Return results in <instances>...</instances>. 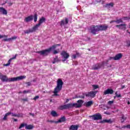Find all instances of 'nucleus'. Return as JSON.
Masks as SVG:
<instances>
[{
    "label": "nucleus",
    "instance_id": "nucleus-20",
    "mask_svg": "<svg viewBox=\"0 0 130 130\" xmlns=\"http://www.w3.org/2000/svg\"><path fill=\"white\" fill-rule=\"evenodd\" d=\"M116 27H119V29H121L122 30H125V24H121L120 25H116Z\"/></svg>",
    "mask_w": 130,
    "mask_h": 130
},
{
    "label": "nucleus",
    "instance_id": "nucleus-50",
    "mask_svg": "<svg viewBox=\"0 0 130 130\" xmlns=\"http://www.w3.org/2000/svg\"><path fill=\"white\" fill-rule=\"evenodd\" d=\"M115 22V21L112 20L110 22V24H112V23Z\"/></svg>",
    "mask_w": 130,
    "mask_h": 130
},
{
    "label": "nucleus",
    "instance_id": "nucleus-47",
    "mask_svg": "<svg viewBox=\"0 0 130 130\" xmlns=\"http://www.w3.org/2000/svg\"><path fill=\"white\" fill-rule=\"evenodd\" d=\"M127 46H130V41H127Z\"/></svg>",
    "mask_w": 130,
    "mask_h": 130
},
{
    "label": "nucleus",
    "instance_id": "nucleus-39",
    "mask_svg": "<svg viewBox=\"0 0 130 130\" xmlns=\"http://www.w3.org/2000/svg\"><path fill=\"white\" fill-rule=\"evenodd\" d=\"M75 55L76 56V57H79L81 56V54L79 52H76V54Z\"/></svg>",
    "mask_w": 130,
    "mask_h": 130
},
{
    "label": "nucleus",
    "instance_id": "nucleus-23",
    "mask_svg": "<svg viewBox=\"0 0 130 130\" xmlns=\"http://www.w3.org/2000/svg\"><path fill=\"white\" fill-rule=\"evenodd\" d=\"M34 128V126L33 125H27L25 123V129H33Z\"/></svg>",
    "mask_w": 130,
    "mask_h": 130
},
{
    "label": "nucleus",
    "instance_id": "nucleus-24",
    "mask_svg": "<svg viewBox=\"0 0 130 130\" xmlns=\"http://www.w3.org/2000/svg\"><path fill=\"white\" fill-rule=\"evenodd\" d=\"M92 104H93V101H90L85 103V106L86 107H89V106H91V105H92Z\"/></svg>",
    "mask_w": 130,
    "mask_h": 130
},
{
    "label": "nucleus",
    "instance_id": "nucleus-22",
    "mask_svg": "<svg viewBox=\"0 0 130 130\" xmlns=\"http://www.w3.org/2000/svg\"><path fill=\"white\" fill-rule=\"evenodd\" d=\"M66 106V109H68L69 108H72V107H75V104H68L67 105H65Z\"/></svg>",
    "mask_w": 130,
    "mask_h": 130
},
{
    "label": "nucleus",
    "instance_id": "nucleus-54",
    "mask_svg": "<svg viewBox=\"0 0 130 130\" xmlns=\"http://www.w3.org/2000/svg\"><path fill=\"white\" fill-rule=\"evenodd\" d=\"M30 115H32V116H34V114L29 113Z\"/></svg>",
    "mask_w": 130,
    "mask_h": 130
},
{
    "label": "nucleus",
    "instance_id": "nucleus-37",
    "mask_svg": "<svg viewBox=\"0 0 130 130\" xmlns=\"http://www.w3.org/2000/svg\"><path fill=\"white\" fill-rule=\"evenodd\" d=\"M116 97H117L118 98H119L121 97V95L120 94H117V92L115 93Z\"/></svg>",
    "mask_w": 130,
    "mask_h": 130
},
{
    "label": "nucleus",
    "instance_id": "nucleus-28",
    "mask_svg": "<svg viewBox=\"0 0 130 130\" xmlns=\"http://www.w3.org/2000/svg\"><path fill=\"white\" fill-rule=\"evenodd\" d=\"M113 5H114L113 3H109V4H107L106 5V8H112L113 7Z\"/></svg>",
    "mask_w": 130,
    "mask_h": 130
},
{
    "label": "nucleus",
    "instance_id": "nucleus-36",
    "mask_svg": "<svg viewBox=\"0 0 130 130\" xmlns=\"http://www.w3.org/2000/svg\"><path fill=\"white\" fill-rule=\"evenodd\" d=\"M113 103H114V101H110L108 102V104L109 105H111L112 104H113Z\"/></svg>",
    "mask_w": 130,
    "mask_h": 130
},
{
    "label": "nucleus",
    "instance_id": "nucleus-27",
    "mask_svg": "<svg viewBox=\"0 0 130 130\" xmlns=\"http://www.w3.org/2000/svg\"><path fill=\"white\" fill-rule=\"evenodd\" d=\"M51 114L53 117H55L58 116L57 113L55 111H52L51 112Z\"/></svg>",
    "mask_w": 130,
    "mask_h": 130
},
{
    "label": "nucleus",
    "instance_id": "nucleus-34",
    "mask_svg": "<svg viewBox=\"0 0 130 130\" xmlns=\"http://www.w3.org/2000/svg\"><path fill=\"white\" fill-rule=\"evenodd\" d=\"M115 23H117V24H119V23H122V20L121 19H118L115 21Z\"/></svg>",
    "mask_w": 130,
    "mask_h": 130
},
{
    "label": "nucleus",
    "instance_id": "nucleus-40",
    "mask_svg": "<svg viewBox=\"0 0 130 130\" xmlns=\"http://www.w3.org/2000/svg\"><path fill=\"white\" fill-rule=\"evenodd\" d=\"M111 59L114 60V57L110 56V57H109V58L108 59V60H111Z\"/></svg>",
    "mask_w": 130,
    "mask_h": 130
},
{
    "label": "nucleus",
    "instance_id": "nucleus-60",
    "mask_svg": "<svg viewBox=\"0 0 130 130\" xmlns=\"http://www.w3.org/2000/svg\"><path fill=\"white\" fill-rule=\"evenodd\" d=\"M122 88H124V86H123Z\"/></svg>",
    "mask_w": 130,
    "mask_h": 130
},
{
    "label": "nucleus",
    "instance_id": "nucleus-61",
    "mask_svg": "<svg viewBox=\"0 0 130 130\" xmlns=\"http://www.w3.org/2000/svg\"><path fill=\"white\" fill-rule=\"evenodd\" d=\"M116 96H114V99H115V98H116Z\"/></svg>",
    "mask_w": 130,
    "mask_h": 130
},
{
    "label": "nucleus",
    "instance_id": "nucleus-19",
    "mask_svg": "<svg viewBox=\"0 0 130 130\" xmlns=\"http://www.w3.org/2000/svg\"><path fill=\"white\" fill-rule=\"evenodd\" d=\"M79 128V126L78 125H72L70 126L69 128L70 130H78Z\"/></svg>",
    "mask_w": 130,
    "mask_h": 130
},
{
    "label": "nucleus",
    "instance_id": "nucleus-5",
    "mask_svg": "<svg viewBox=\"0 0 130 130\" xmlns=\"http://www.w3.org/2000/svg\"><path fill=\"white\" fill-rule=\"evenodd\" d=\"M57 46H60V44H56L55 45L52 46V47H50L49 49L39 51L38 53L41 54V55L46 56V55H48V53L50 52L51 50H52V49H55Z\"/></svg>",
    "mask_w": 130,
    "mask_h": 130
},
{
    "label": "nucleus",
    "instance_id": "nucleus-45",
    "mask_svg": "<svg viewBox=\"0 0 130 130\" xmlns=\"http://www.w3.org/2000/svg\"><path fill=\"white\" fill-rule=\"evenodd\" d=\"M26 85H27V86H31V82H26Z\"/></svg>",
    "mask_w": 130,
    "mask_h": 130
},
{
    "label": "nucleus",
    "instance_id": "nucleus-32",
    "mask_svg": "<svg viewBox=\"0 0 130 130\" xmlns=\"http://www.w3.org/2000/svg\"><path fill=\"white\" fill-rule=\"evenodd\" d=\"M24 126H26V123H22L19 127V129H21V128L24 127Z\"/></svg>",
    "mask_w": 130,
    "mask_h": 130
},
{
    "label": "nucleus",
    "instance_id": "nucleus-59",
    "mask_svg": "<svg viewBox=\"0 0 130 130\" xmlns=\"http://www.w3.org/2000/svg\"><path fill=\"white\" fill-rule=\"evenodd\" d=\"M23 101H27V99H23Z\"/></svg>",
    "mask_w": 130,
    "mask_h": 130
},
{
    "label": "nucleus",
    "instance_id": "nucleus-7",
    "mask_svg": "<svg viewBox=\"0 0 130 130\" xmlns=\"http://www.w3.org/2000/svg\"><path fill=\"white\" fill-rule=\"evenodd\" d=\"M105 64V62H104V61H103L101 63L95 64L93 66L92 70H99V69H101V68H103V69H104Z\"/></svg>",
    "mask_w": 130,
    "mask_h": 130
},
{
    "label": "nucleus",
    "instance_id": "nucleus-55",
    "mask_svg": "<svg viewBox=\"0 0 130 130\" xmlns=\"http://www.w3.org/2000/svg\"><path fill=\"white\" fill-rule=\"evenodd\" d=\"M108 61H109V60H108V59H107V60H106V63H108Z\"/></svg>",
    "mask_w": 130,
    "mask_h": 130
},
{
    "label": "nucleus",
    "instance_id": "nucleus-11",
    "mask_svg": "<svg viewBox=\"0 0 130 130\" xmlns=\"http://www.w3.org/2000/svg\"><path fill=\"white\" fill-rule=\"evenodd\" d=\"M16 57H17V54H16L13 57L10 58L8 60V62L7 64H4V67H9V66H10V64H11V62L12 60H13V59H15V58H16Z\"/></svg>",
    "mask_w": 130,
    "mask_h": 130
},
{
    "label": "nucleus",
    "instance_id": "nucleus-56",
    "mask_svg": "<svg viewBox=\"0 0 130 130\" xmlns=\"http://www.w3.org/2000/svg\"><path fill=\"white\" fill-rule=\"evenodd\" d=\"M14 121H18V119H14Z\"/></svg>",
    "mask_w": 130,
    "mask_h": 130
},
{
    "label": "nucleus",
    "instance_id": "nucleus-1",
    "mask_svg": "<svg viewBox=\"0 0 130 130\" xmlns=\"http://www.w3.org/2000/svg\"><path fill=\"white\" fill-rule=\"evenodd\" d=\"M26 76H20L14 78H8L6 75H4L2 74L0 72V80L2 81V82H6L7 83H11L12 82H16L17 81H20L21 80H23V79H25Z\"/></svg>",
    "mask_w": 130,
    "mask_h": 130
},
{
    "label": "nucleus",
    "instance_id": "nucleus-44",
    "mask_svg": "<svg viewBox=\"0 0 130 130\" xmlns=\"http://www.w3.org/2000/svg\"><path fill=\"white\" fill-rule=\"evenodd\" d=\"M26 93H29V90H24L23 91V94H26Z\"/></svg>",
    "mask_w": 130,
    "mask_h": 130
},
{
    "label": "nucleus",
    "instance_id": "nucleus-10",
    "mask_svg": "<svg viewBox=\"0 0 130 130\" xmlns=\"http://www.w3.org/2000/svg\"><path fill=\"white\" fill-rule=\"evenodd\" d=\"M84 103V101L82 100H79L77 101V104H74L75 105V107H77V108H80V107H82V105Z\"/></svg>",
    "mask_w": 130,
    "mask_h": 130
},
{
    "label": "nucleus",
    "instance_id": "nucleus-12",
    "mask_svg": "<svg viewBox=\"0 0 130 130\" xmlns=\"http://www.w3.org/2000/svg\"><path fill=\"white\" fill-rule=\"evenodd\" d=\"M122 57V54L118 53L114 57V60H119Z\"/></svg>",
    "mask_w": 130,
    "mask_h": 130
},
{
    "label": "nucleus",
    "instance_id": "nucleus-13",
    "mask_svg": "<svg viewBox=\"0 0 130 130\" xmlns=\"http://www.w3.org/2000/svg\"><path fill=\"white\" fill-rule=\"evenodd\" d=\"M66 117L64 116H63L61 117L59 120L55 122V123H59L60 122H64L66 121Z\"/></svg>",
    "mask_w": 130,
    "mask_h": 130
},
{
    "label": "nucleus",
    "instance_id": "nucleus-43",
    "mask_svg": "<svg viewBox=\"0 0 130 130\" xmlns=\"http://www.w3.org/2000/svg\"><path fill=\"white\" fill-rule=\"evenodd\" d=\"M33 99L34 100H37V99H39V96H36Z\"/></svg>",
    "mask_w": 130,
    "mask_h": 130
},
{
    "label": "nucleus",
    "instance_id": "nucleus-35",
    "mask_svg": "<svg viewBox=\"0 0 130 130\" xmlns=\"http://www.w3.org/2000/svg\"><path fill=\"white\" fill-rule=\"evenodd\" d=\"M92 87L93 88V90H96V89H98V88H99V86L97 85H92Z\"/></svg>",
    "mask_w": 130,
    "mask_h": 130
},
{
    "label": "nucleus",
    "instance_id": "nucleus-31",
    "mask_svg": "<svg viewBox=\"0 0 130 130\" xmlns=\"http://www.w3.org/2000/svg\"><path fill=\"white\" fill-rule=\"evenodd\" d=\"M11 114L12 116H14L15 117H20V114H17L14 113H11Z\"/></svg>",
    "mask_w": 130,
    "mask_h": 130
},
{
    "label": "nucleus",
    "instance_id": "nucleus-33",
    "mask_svg": "<svg viewBox=\"0 0 130 130\" xmlns=\"http://www.w3.org/2000/svg\"><path fill=\"white\" fill-rule=\"evenodd\" d=\"M85 93L83 94V95H79V96L77 97V98H81V99H84L85 98Z\"/></svg>",
    "mask_w": 130,
    "mask_h": 130
},
{
    "label": "nucleus",
    "instance_id": "nucleus-52",
    "mask_svg": "<svg viewBox=\"0 0 130 130\" xmlns=\"http://www.w3.org/2000/svg\"><path fill=\"white\" fill-rule=\"evenodd\" d=\"M122 127L123 128H126V125H123Z\"/></svg>",
    "mask_w": 130,
    "mask_h": 130
},
{
    "label": "nucleus",
    "instance_id": "nucleus-26",
    "mask_svg": "<svg viewBox=\"0 0 130 130\" xmlns=\"http://www.w3.org/2000/svg\"><path fill=\"white\" fill-rule=\"evenodd\" d=\"M59 61V60L58 59V57L57 56H56L54 58V60L52 61V63L54 64L55 62H57Z\"/></svg>",
    "mask_w": 130,
    "mask_h": 130
},
{
    "label": "nucleus",
    "instance_id": "nucleus-15",
    "mask_svg": "<svg viewBox=\"0 0 130 130\" xmlns=\"http://www.w3.org/2000/svg\"><path fill=\"white\" fill-rule=\"evenodd\" d=\"M69 23V19L68 18H65V20H62L60 23V26H64Z\"/></svg>",
    "mask_w": 130,
    "mask_h": 130
},
{
    "label": "nucleus",
    "instance_id": "nucleus-46",
    "mask_svg": "<svg viewBox=\"0 0 130 130\" xmlns=\"http://www.w3.org/2000/svg\"><path fill=\"white\" fill-rule=\"evenodd\" d=\"M104 114H107L108 115H110L111 114L110 112H105Z\"/></svg>",
    "mask_w": 130,
    "mask_h": 130
},
{
    "label": "nucleus",
    "instance_id": "nucleus-14",
    "mask_svg": "<svg viewBox=\"0 0 130 130\" xmlns=\"http://www.w3.org/2000/svg\"><path fill=\"white\" fill-rule=\"evenodd\" d=\"M114 91L111 89H108L107 90H106L104 92V94L105 95H107L108 94H112V93L114 92Z\"/></svg>",
    "mask_w": 130,
    "mask_h": 130
},
{
    "label": "nucleus",
    "instance_id": "nucleus-53",
    "mask_svg": "<svg viewBox=\"0 0 130 130\" xmlns=\"http://www.w3.org/2000/svg\"><path fill=\"white\" fill-rule=\"evenodd\" d=\"M70 101V99H68L66 100V102L68 103Z\"/></svg>",
    "mask_w": 130,
    "mask_h": 130
},
{
    "label": "nucleus",
    "instance_id": "nucleus-41",
    "mask_svg": "<svg viewBox=\"0 0 130 130\" xmlns=\"http://www.w3.org/2000/svg\"><path fill=\"white\" fill-rule=\"evenodd\" d=\"M7 115L6 114H5V115L4 116V118H3V120H7Z\"/></svg>",
    "mask_w": 130,
    "mask_h": 130
},
{
    "label": "nucleus",
    "instance_id": "nucleus-16",
    "mask_svg": "<svg viewBox=\"0 0 130 130\" xmlns=\"http://www.w3.org/2000/svg\"><path fill=\"white\" fill-rule=\"evenodd\" d=\"M0 13L3 15H8V11L3 7H0Z\"/></svg>",
    "mask_w": 130,
    "mask_h": 130
},
{
    "label": "nucleus",
    "instance_id": "nucleus-48",
    "mask_svg": "<svg viewBox=\"0 0 130 130\" xmlns=\"http://www.w3.org/2000/svg\"><path fill=\"white\" fill-rule=\"evenodd\" d=\"M54 54H56V53H58V52L56 51V50H54L53 52Z\"/></svg>",
    "mask_w": 130,
    "mask_h": 130
},
{
    "label": "nucleus",
    "instance_id": "nucleus-9",
    "mask_svg": "<svg viewBox=\"0 0 130 130\" xmlns=\"http://www.w3.org/2000/svg\"><path fill=\"white\" fill-rule=\"evenodd\" d=\"M98 92V91H91L88 92L87 93H85V95L86 97H91V98H94V97L96 96V94H97Z\"/></svg>",
    "mask_w": 130,
    "mask_h": 130
},
{
    "label": "nucleus",
    "instance_id": "nucleus-6",
    "mask_svg": "<svg viewBox=\"0 0 130 130\" xmlns=\"http://www.w3.org/2000/svg\"><path fill=\"white\" fill-rule=\"evenodd\" d=\"M61 56L62 59V61H66V60L70 57V54L66 52V51H62L61 52Z\"/></svg>",
    "mask_w": 130,
    "mask_h": 130
},
{
    "label": "nucleus",
    "instance_id": "nucleus-4",
    "mask_svg": "<svg viewBox=\"0 0 130 130\" xmlns=\"http://www.w3.org/2000/svg\"><path fill=\"white\" fill-rule=\"evenodd\" d=\"M63 85V82H62V80L61 79H58L57 81V86L54 88L53 91L54 96H58V94H57V93L61 90Z\"/></svg>",
    "mask_w": 130,
    "mask_h": 130
},
{
    "label": "nucleus",
    "instance_id": "nucleus-8",
    "mask_svg": "<svg viewBox=\"0 0 130 130\" xmlns=\"http://www.w3.org/2000/svg\"><path fill=\"white\" fill-rule=\"evenodd\" d=\"M89 117H91L93 120H100L102 119V116L100 113H97L93 115L89 116Z\"/></svg>",
    "mask_w": 130,
    "mask_h": 130
},
{
    "label": "nucleus",
    "instance_id": "nucleus-21",
    "mask_svg": "<svg viewBox=\"0 0 130 130\" xmlns=\"http://www.w3.org/2000/svg\"><path fill=\"white\" fill-rule=\"evenodd\" d=\"M16 39H17V37L14 36L10 38L4 39L3 40L4 41H12V40H15Z\"/></svg>",
    "mask_w": 130,
    "mask_h": 130
},
{
    "label": "nucleus",
    "instance_id": "nucleus-25",
    "mask_svg": "<svg viewBox=\"0 0 130 130\" xmlns=\"http://www.w3.org/2000/svg\"><path fill=\"white\" fill-rule=\"evenodd\" d=\"M120 120H121V122H124L125 120H126V117H125V116H124V115L122 114L121 115V117H120Z\"/></svg>",
    "mask_w": 130,
    "mask_h": 130
},
{
    "label": "nucleus",
    "instance_id": "nucleus-49",
    "mask_svg": "<svg viewBox=\"0 0 130 130\" xmlns=\"http://www.w3.org/2000/svg\"><path fill=\"white\" fill-rule=\"evenodd\" d=\"M5 114L8 116V115H10V114H12V113L11 112H8V113H7Z\"/></svg>",
    "mask_w": 130,
    "mask_h": 130
},
{
    "label": "nucleus",
    "instance_id": "nucleus-30",
    "mask_svg": "<svg viewBox=\"0 0 130 130\" xmlns=\"http://www.w3.org/2000/svg\"><path fill=\"white\" fill-rule=\"evenodd\" d=\"M37 18H38L37 14H34V22L35 23H36V22H37Z\"/></svg>",
    "mask_w": 130,
    "mask_h": 130
},
{
    "label": "nucleus",
    "instance_id": "nucleus-18",
    "mask_svg": "<svg viewBox=\"0 0 130 130\" xmlns=\"http://www.w3.org/2000/svg\"><path fill=\"white\" fill-rule=\"evenodd\" d=\"M112 122H113V121L111 120V119L109 120L104 119L101 121V123H112Z\"/></svg>",
    "mask_w": 130,
    "mask_h": 130
},
{
    "label": "nucleus",
    "instance_id": "nucleus-58",
    "mask_svg": "<svg viewBox=\"0 0 130 130\" xmlns=\"http://www.w3.org/2000/svg\"><path fill=\"white\" fill-rule=\"evenodd\" d=\"M127 104H128V105H129V104H130L129 101H128Z\"/></svg>",
    "mask_w": 130,
    "mask_h": 130
},
{
    "label": "nucleus",
    "instance_id": "nucleus-17",
    "mask_svg": "<svg viewBox=\"0 0 130 130\" xmlns=\"http://www.w3.org/2000/svg\"><path fill=\"white\" fill-rule=\"evenodd\" d=\"M33 20V15H30L27 17H26L24 19V22L28 23V22H30Z\"/></svg>",
    "mask_w": 130,
    "mask_h": 130
},
{
    "label": "nucleus",
    "instance_id": "nucleus-29",
    "mask_svg": "<svg viewBox=\"0 0 130 130\" xmlns=\"http://www.w3.org/2000/svg\"><path fill=\"white\" fill-rule=\"evenodd\" d=\"M59 109H60V110H63V109H67L66 105H62L59 107Z\"/></svg>",
    "mask_w": 130,
    "mask_h": 130
},
{
    "label": "nucleus",
    "instance_id": "nucleus-3",
    "mask_svg": "<svg viewBox=\"0 0 130 130\" xmlns=\"http://www.w3.org/2000/svg\"><path fill=\"white\" fill-rule=\"evenodd\" d=\"M46 19L44 17H42L41 19L39 20V22L36 24L32 28H29L26 30L24 31L25 34H29V33H33V32H35L36 31H37L38 30V28L41 25V24L42 23H44L45 22Z\"/></svg>",
    "mask_w": 130,
    "mask_h": 130
},
{
    "label": "nucleus",
    "instance_id": "nucleus-2",
    "mask_svg": "<svg viewBox=\"0 0 130 130\" xmlns=\"http://www.w3.org/2000/svg\"><path fill=\"white\" fill-rule=\"evenodd\" d=\"M108 29V25L106 24L101 25H93L90 27L91 33L94 35H96L99 31H105Z\"/></svg>",
    "mask_w": 130,
    "mask_h": 130
},
{
    "label": "nucleus",
    "instance_id": "nucleus-57",
    "mask_svg": "<svg viewBox=\"0 0 130 130\" xmlns=\"http://www.w3.org/2000/svg\"><path fill=\"white\" fill-rule=\"evenodd\" d=\"M49 122H54V121H52V120H50V121H49Z\"/></svg>",
    "mask_w": 130,
    "mask_h": 130
},
{
    "label": "nucleus",
    "instance_id": "nucleus-51",
    "mask_svg": "<svg viewBox=\"0 0 130 130\" xmlns=\"http://www.w3.org/2000/svg\"><path fill=\"white\" fill-rule=\"evenodd\" d=\"M126 128H130V125H126Z\"/></svg>",
    "mask_w": 130,
    "mask_h": 130
},
{
    "label": "nucleus",
    "instance_id": "nucleus-38",
    "mask_svg": "<svg viewBox=\"0 0 130 130\" xmlns=\"http://www.w3.org/2000/svg\"><path fill=\"white\" fill-rule=\"evenodd\" d=\"M4 37H5V38H7V37H8V36H3L2 35H0V39H2V38H4Z\"/></svg>",
    "mask_w": 130,
    "mask_h": 130
},
{
    "label": "nucleus",
    "instance_id": "nucleus-42",
    "mask_svg": "<svg viewBox=\"0 0 130 130\" xmlns=\"http://www.w3.org/2000/svg\"><path fill=\"white\" fill-rule=\"evenodd\" d=\"M76 57H77V56L76 55H73L72 56V58H73L74 59H75V58H76Z\"/></svg>",
    "mask_w": 130,
    "mask_h": 130
}]
</instances>
